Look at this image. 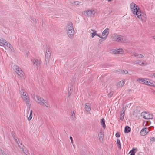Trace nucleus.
Wrapping results in <instances>:
<instances>
[{"label":"nucleus","mask_w":155,"mask_h":155,"mask_svg":"<svg viewBox=\"0 0 155 155\" xmlns=\"http://www.w3.org/2000/svg\"><path fill=\"white\" fill-rule=\"evenodd\" d=\"M131 11L134 15L137 17L142 21L145 22L147 20L146 14L141 11L139 6L133 2L131 3L130 5Z\"/></svg>","instance_id":"f257e3e1"},{"label":"nucleus","mask_w":155,"mask_h":155,"mask_svg":"<svg viewBox=\"0 0 155 155\" xmlns=\"http://www.w3.org/2000/svg\"><path fill=\"white\" fill-rule=\"evenodd\" d=\"M67 33L69 37L72 38L74 34V31L72 23L69 22L68 23L66 28Z\"/></svg>","instance_id":"f03ea898"},{"label":"nucleus","mask_w":155,"mask_h":155,"mask_svg":"<svg viewBox=\"0 0 155 155\" xmlns=\"http://www.w3.org/2000/svg\"><path fill=\"white\" fill-rule=\"evenodd\" d=\"M20 91L22 99L26 103V105L30 108L31 104H30L29 98L27 95V92L23 89H21Z\"/></svg>","instance_id":"7ed1b4c3"},{"label":"nucleus","mask_w":155,"mask_h":155,"mask_svg":"<svg viewBox=\"0 0 155 155\" xmlns=\"http://www.w3.org/2000/svg\"><path fill=\"white\" fill-rule=\"evenodd\" d=\"M112 37V40L113 41L120 43H126L127 42L126 39L124 38L122 36L119 35H113Z\"/></svg>","instance_id":"20e7f679"},{"label":"nucleus","mask_w":155,"mask_h":155,"mask_svg":"<svg viewBox=\"0 0 155 155\" xmlns=\"http://www.w3.org/2000/svg\"><path fill=\"white\" fill-rule=\"evenodd\" d=\"M12 67L19 76V78H22L23 77V72L18 66L14 64H12Z\"/></svg>","instance_id":"39448f33"},{"label":"nucleus","mask_w":155,"mask_h":155,"mask_svg":"<svg viewBox=\"0 0 155 155\" xmlns=\"http://www.w3.org/2000/svg\"><path fill=\"white\" fill-rule=\"evenodd\" d=\"M34 98L36 102L41 105L43 106H45L47 107H48L47 106L48 104L46 102V101L43 98H41V97L38 95H36L35 96V97Z\"/></svg>","instance_id":"423d86ee"},{"label":"nucleus","mask_w":155,"mask_h":155,"mask_svg":"<svg viewBox=\"0 0 155 155\" xmlns=\"http://www.w3.org/2000/svg\"><path fill=\"white\" fill-rule=\"evenodd\" d=\"M33 66L36 69H38L41 63V60L38 58H34L31 60Z\"/></svg>","instance_id":"0eeeda50"},{"label":"nucleus","mask_w":155,"mask_h":155,"mask_svg":"<svg viewBox=\"0 0 155 155\" xmlns=\"http://www.w3.org/2000/svg\"><path fill=\"white\" fill-rule=\"evenodd\" d=\"M96 12L93 9H91L84 11L83 14L86 16H94Z\"/></svg>","instance_id":"6e6552de"},{"label":"nucleus","mask_w":155,"mask_h":155,"mask_svg":"<svg viewBox=\"0 0 155 155\" xmlns=\"http://www.w3.org/2000/svg\"><path fill=\"white\" fill-rule=\"evenodd\" d=\"M12 135L13 137L14 138V139L15 140L16 142L18 144V145L19 146L20 148H21L22 150L24 152V153L25 154H26L27 153V151H26V149H25L23 147H22L20 146V145H19V143H20V142L19 141V140H17V138L16 137H15V133L12 132Z\"/></svg>","instance_id":"1a4fd4ad"},{"label":"nucleus","mask_w":155,"mask_h":155,"mask_svg":"<svg viewBox=\"0 0 155 155\" xmlns=\"http://www.w3.org/2000/svg\"><path fill=\"white\" fill-rule=\"evenodd\" d=\"M141 116L143 118L147 119H152L153 118L152 115L146 112H142L141 113Z\"/></svg>","instance_id":"9d476101"},{"label":"nucleus","mask_w":155,"mask_h":155,"mask_svg":"<svg viewBox=\"0 0 155 155\" xmlns=\"http://www.w3.org/2000/svg\"><path fill=\"white\" fill-rule=\"evenodd\" d=\"M131 55L132 56L138 58H142L144 57L142 54L137 53L135 52H131Z\"/></svg>","instance_id":"9b49d317"},{"label":"nucleus","mask_w":155,"mask_h":155,"mask_svg":"<svg viewBox=\"0 0 155 155\" xmlns=\"http://www.w3.org/2000/svg\"><path fill=\"white\" fill-rule=\"evenodd\" d=\"M112 52L114 54H122L123 53V51L122 49L119 48L116 49H114L112 50Z\"/></svg>","instance_id":"f8f14e48"},{"label":"nucleus","mask_w":155,"mask_h":155,"mask_svg":"<svg viewBox=\"0 0 155 155\" xmlns=\"http://www.w3.org/2000/svg\"><path fill=\"white\" fill-rule=\"evenodd\" d=\"M109 29L108 28H106L102 33V35L103 37H106V38L107 37L109 32Z\"/></svg>","instance_id":"ddd939ff"},{"label":"nucleus","mask_w":155,"mask_h":155,"mask_svg":"<svg viewBox=\"0 0 155 155\" xmlns=\"http://www.w3.org/2000/svg\"><path fill=\"white\" fill-rule=\"evenodd\" d=\"M125 81L124 80H123L122 81L119 82L117 84V86L118 87H121L124 85Z\"/></svg>","instance_id":"4468645a"},{"label":"nucleus","mask_w":155,"mask_h":155,"mask_svg":"<svg viewBox=\"0 0 155 155\" xmlns=\"http://www.w3.org/2000/svg\"><path fill=\"white\" fill-rule=\"evenodd\" d=\"M145 78H138L137 79V81L140 83L144 84H145L147 85V83L146 82H148V81H146Z\"/></svg>","instance_id":"2eb2a0df"},{"label":"nucleus","mask_w":155,"mask_h":155,"mask_svg":"<svg viewBox=\"0 0 155 155\" xmlns=\"http://www.w3.org/2000/svg\"><path fill=\"white\" fill-rule=\"evenodd\" d=\"M7 42V41L3 38L0 39V46H4L5 45L6 43Z\"/></svg>","instance_id":"dca6fc26"},{"label":"nucleus","mask_w":155,"mask_h":155,"mask_svg":"<svg viewBox=\"0 0 155 155\" xmlns=\"http://www.w3.org/2000/svg\"><path fill=\"white\" fill-rule=\"evenodd\" d=\"M147 83V85L152 87H155V82L152 81H148V82H146Z\"/></svg>","instance_id":"f3484780"},{"label":"nucleus","mask_w":155,"mask_h":155,"mask_svg":"<svg viewBox=\"0 0 155 155\" xmlns=\"http://www.w3.org/2000/svg\"><path fill=\"white\" fill-rule=\"evenodd\" d=\"M85 109L87 112H89L91 110L90 106L88 103L86 104Z\"/></svg>","instance_id":"a211bd4d"},{"label":"nucleus","mask_w":155,"mask_h":155,"mask_svg":"<svg viewBox=\"0 0 155 155\" xmlns=\"http://www.w3.org/2000/svg\"><path fill=\"white\" fill-rule=\"evenodd\" d=\"M98 137L100 141H103L104 138V134L102 133V132H100L98 134Z\"/></svg>","instance_id":"6ab92c4d"},{"label":"nucleus","mask_w":155,"mask_h":155,"mask_svg":"<svg viewBox=\"0 0 155 155\" xmlns=\"http://www.w3.org/2000/svg\"><path fill=\"white\" fill-rule=\"evenodd\" d=\"M51 54L50 53H46L45 54V61L46 62H48L51 56Z\"/></svg>","instance_id":"aec40b11"},{"label":"nucleus","mask_w":155,"mask_h":155,"mask_svg":"<svg viewBox=\"0 0 155 155\" xmlns=\"http://www.w3.org/2000/svg\"><path fill=\"white\" fill-rule=\"evenodd\" d=\"M147 134L146 131L144 129V128L142 129L140 132V134L142 136H145Z\"/></svg>","instance_id":"412c9836"},{"label":"nucleus","mask_w":155,"mask_h":155,"mask_svg":"<svg viewBox=\"0 0 155 155\" xmlns=\"http://www.w3.org/2000/svg\"><path fill=\"white\" fill-rule=\"evenodd\" d=\"M5 45L8 48H9L12 51H14V49L13 48L12 46V45L9 43H6Z\"/></svg>","instance_id":"4be33fe9"},{"label":"nucleus","mask_w":155,"mask_h":155,"mask_svg":"<svg viewBox=\"0 0 155 155\" xmlns=\"http://www.w3.org/2000/svg\"><path fill=\"white\" fill-rule=\"evenodd\" d=\"M101 125L104 128H105L106 127V125L105 123V120L104 118L101 119Z\"/></svg>","instance_id":"5701e85b"},{"label":"nucleus","mask_w":155,"mask_h":155,"mask_svg":"<svg viewBox=\"0 0 155 155\" xmlns=\"http://www.w3.org/2000/svg\"><path fill=\"white\" fill-rule=\"evenodd\" d=\"M130 131V128L128 126H126L125 128L124 132L128 133Z\"/></svg>","instance_id":"b1692460"},{"label":"nucleus","mask_w":155,"mask_h":155,"mask_svg":"<svg viewBox=\"0 0 155 155\" xmlns=\"http://www.w3.org/2000/svg\"><path fill=\"white\" fill-rule=\"evenodd\" d=\"M117 145L118 147L120 149H121V145L120 143V142L119 139H117Z\"/></svg>","instance_id":"393cba45"},{"label":"nucleus","mask_w":155,"mask_h":155,"mask_svg":"<svg viewBox=\"0 0 155 155\" xmlns=\"http://www.w3.org/2000/svg\"><path fill=\"white\" fill-rule=\"evenodd\" d=\"M32 117V110H31L30 111L29 116L28 117V120L30 121L31 120Z\"/></svg>","instance_id":"a878e982"},{"label":"nucleus","mask_w":155,"mask_h":155,"mask_svg":"<svg viewBox=\"0 0 155 155\" xmlns=\"http://www.w3.org/2000/svg\"><path fill=\"white\" fill-rule=\"evenodd\" d=\"M46 53H50V54H51V49L49 47H47Z\"/></svg>","instance_id":"bb28decb"},{"label":"nucleus","mask_w":155,"mask_h":155,"mask_svg":"<svg viewBox=\"0 0 155 155\" xmlns=\"http://www.w3.org/2000/svg\"><path fill=\"white\" fill-rule=\"evenodd\" d=\"M133 62L134 63L136 64H140L141 62V61L140 60L134 61Z\"/></svg>","instance_id":"cd10ccee"},{"label":"nucleus","mask_w":155,"mask_h":155,"mask_svg":"<svg viewBox=\"0 0 155 155\" xmlns=\"http://www.w3.org/2000/svg\"><path fill=\"white\" fill-rule=\"evenodd\" d=\"M95 36H97L99 37V38H101L102 39L104 40H105L106 39V37H103L99 35L97 33V32L95 34Z\"/></svg>","instance_id":"c85d7f7f"},{"label":"nucleus","mask_w":155,"mask_h":155,"mask_svg":"<svg viewBox=\"0 0 155 155\" xmlns=\"http://www.w3.org/2000/svg\"><path fill=\"white\" fill-rule=\"evenodd\" d=\"M135 149H133L132 150H131L129 152V153H131L130 155H135V152L134 151L135 150Z\"/></svg>","instance_id":"c756f323"},{"label":"nucleus","mask_w":155,"mask_h":155,"mask_svg":"<svg viewBox=\"0 0 155 155\" xmlns=\"http://www.w3.org/2000/svg\"><path fill=\"white\" fill-rule=\"evenodd\" d=\"M124 112L121 113L120 114V119L122 120L124 119Z\"/></svg>","instance_id":"7c9ffc66"},{"label":"nucleus","mask_w":155,"mask_h":155,"mask_svg":"<svg viewBox=\"0 0 155 155\" xmlns=\"http://www.w3.org/2000/svg\"><path fill=\"white\" fill-rule=\"evenodd\" d=\"M71 118L72 119H74L75 118V113H74V112L73 113H72L71 115Z\"/></svg>","instance_id":"2f4dec72"},{"label":"nucleus","mask_w":155,"mask_h":155,"mask_svg":"<svg viewBox=\"0 0 155 155\" xmlns=\"http://www.w3.org/2000/svg\"><path fill=\"white\" fill-rule=\"evenodd\" d=\"M72 4H74L75 5H79V2L78 1H74Z\"/></svg>","instance_id":"473e14b6"},{"label":"nucleus","mask_w":155,"mask_h":155,"mask_svg":"<svg viewBox=\"0 0 155 155\" xmlns=\"http://www.w3.org/2000/svg\"><path fill=\"white\" fill-rule=\"evenodd\" d=\"M144 129L146 131L147 134L150 131L149 128H147V127H144Z\"/></svg>","instance_id":"72a5a7b5"},{"label":"nucleus","mask_w":155,"mask_h":155,"mask_svg":"<svg viewBox=\"0 0 155 155\" xmlns=\"http://www.w3.org/2000/svg\"><path fill=\"white\" fill-rule=\"evenodd\" d=\"M97 32V31L94 32H92L91 34V37L92 38H93L94 36H95V34Z\"/></svg>","instance_id":"f704fd0d"},{"label":"nucleus","mask_w":155,"mask_h":155,"mask_svg":"<svg viewBox=\"0 0 155 155\" xmlns=\"http://www.w3.org/2000/svg\"><path fill=\"white\" fill-rule=\"evenodd\" d=\"M114 92L113 91H111L108 94V96L111 97L113 95V94Z\"/></svg>","instance_id":"c9c22d12"},{"label":"nucleus","mask_w":155,"mask_h":155,"mask_svg":"<svg viewBox=\"0 0 155 155\" xmlns=\"http://www.w3.org/2000/svg\"><path fill=\"white\" fill-rule=\"evenodd\" d=\"M155 140V139L154 137H152L150 140V142H153Z\"/></svg>","instance_id":"e433bc0d"},{"label":"nucleus","mask_w":155,"mask_h":155,"mask_svg":"<svg viewBox=\"0 0 155 155\" xmlns=\"http://www.w3.org/2000/svg\"><path fill=\"white\" fill-rule=\"evenodd\" d=\"M115 136L117 137H120V134L119 133L117 132L116 133Z\"/></svg>","instance_id":"4c0bfd02"},{"label":"nucleus","mask_w":155,"mask_h":155,"mask_svg":"<svg viewBox=\"0 0 155 155\" xmlns=\"http://www.w3.org/2000/svg\"><path fill=\"white\" fill-rule=\"evenodd\" d=\"M70 139L71 141V143H73V138H72V137L71 136H70Z\"/></svg>","instance_id":"58836bf2"},{"label":"nucleus","mask_w":155,"mask_h":155,"mask_svg":"<svg viewBox=\"0 0 155 155\" xmlns=\"http://www.w3.org/2000/svg\"><path fill=\"white\" fill-rule=\"evenodd\" d=\"M152 78H155V73L152 74Z\"/></svg>","instance_id":"ea45409f"},{"label":"nucleus","mask_w":155,"mask_h":155,"mask_svg":"<svg viewBox=\"0 0 155 155\" xmlns=\"http://www.w3.org/2000/svg\"><path fill=\"white\" fill-rule=\"evenodd\" d=\"M91 31L93 32H94L97 31L95 30L94 29H91Z\"/></svg>","instance_id":"a19ab883"},{"label":"nucleus","mask_w":155,"mask_h":155,"mask_svg":"<svg viewBox=\"0 0 155 155\" xmlns=\"http://www.w3.org/2000/svg\"><path fill=\"white\" fill-rule=\"evenodd\" d=\"M120 72L122 74H124V70H121Z\"/></svg>","instance_id":"79ce46f5"},{"label":"nucleus","mask_w":155,"mask_h":155,"mask_svg":"<svg viewBox=\"0 0 155 155\" xmlns=\"http://www.w3.org/2000/svg\"><path fill=\"white\" fill-rule=\"evenodd\" d=\"M2 155H7L6 153H5L4 151L2 152Z\"/></svg>","instance_id":"37998d69"},{"label":"nucleus","mask_w":155,"mask_h":155,"mask_svg":"<svg viewBox=\"0 0 155 155\" xmlns=\"http://www.w3.org/2000/svg\"><path fill=\"white\" fill-rule=\"evenodd\" d=\"M71 93L70 92V91H69V93L68 94V97L70 95Z\"/></svg>","instance_id":"c03bdc74"},{"label":"nucleus","mask_w":155,"mask_h":155,"mask_svg":"<svg viewBox=\"0 0 155 155\" xmlns=\"http://www.w3.org/2000/svg\"><path fill=\"white\" fill-rule=\"evenodd\" d=\"M128 73V72L127 71H126V70L124 71V74H126Z\"/></svg>","instance_id":"a18cd8bd"},{"label":"nucleus","mask_w":155,"mask_h":155,"mask_svg":"<svg viewBox=\"0 0 155 155\" xmlns=\"http://www.w3.org/2000/svg\"><path fill=\"white\" fill-rule=\"evenodd\" d=\"M102 41V40L101 39H100L99 40V43H101V42Z\"/></svg>","instance_id":"49530a36"},{"label":"nucleus","mask_w":155,"mask_h":155,"mask_svg":"<svg viewBox=\"0 0 155 155\" xmlns=\"http://www.w3.org/2000/svg\"><path fill=\"white\" fill-rule=\"evenodd\" d=\"M122 111H123V112H124V113H125V110H124V109L123 108V109H122Z\"/></svg>","instance_id":"de8ad7c7"},{"label":"nucleus","mask_w":155,"mask_h":155,"mask_svg":"<svg viewBox=\"0 0 155 155\" xmlns=\"http://www.w3.org/2000/svg\"><path fill=\"white\" fill-rule=\"evenodd\" d=\"M144 64H145L144 63V62H142V63H141V64H140V65H144Z\"/></svg>","instance_id":"09e8293b"},{"label":"nucleus","mask_w":155,"mask_h":155,"mask_svg":"<svg viewBox=\"0 0 155 155\" xmlns=\"http://www.w3.org/2000/svg\"><path fill=\"white\" fill-rule=\"evenodd\" d=\"M108 1L109 2H110V1H112V0H108Z\"/></svg>","instance_id":"8fccbe9b"},{"label":"nucleus","mask_w":155,"mask_h":155,"mask_svg":"<svg viewBox=\"0 0 155 155\" xmlns=\"http://www.w3.org/2000/svg\"><path fill=\"white\" fill-rule=\"evenodd\" d=\"M71 88H70V91H71Z\"/></svg>","instance_id":"3c124183"},{"label":"nucleus","mask_w":155,"mask_h":155,"mask_svg":"<svg viewBox=\"0 0 155 155\" xmlns=\"http://www.w3.org/2000/svg\"><path fill=\"white\" fill-rule=\"evenodd\" d=\"M20 145H21V143L20 144Z\"/></svg>","instance_id":"603ef678"},{"label":"nucleus","mask_w":155,"mask_h":155,"mask_svg":"<svg viewBox=\"0 0 155 155\" xmlns=\"http://www.w3.org/2000/svg\"><path fill=\"white\" fill-rule=\"evenodd\" d=\"M138 155H140L139 154Z\"/></svg>","instance_id":"864d4df0"}]
</instances>
